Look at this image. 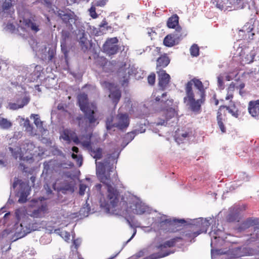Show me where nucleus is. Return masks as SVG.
Instances as JSON below:
<instances>
[{
  "label": "nucleus",
  "instance_id": "obj_1",
  "mask_svg": "<svg viewBox=\"0 0 259 259\" xmlns=\"http://www.w3.org/2000/svg\"><path fill=\"white\" fill-rule=\"evenodd\" d=\"M186 96L184 101L192 112L200 113L201 105L205 101V89L202 81L196 78L189 81L185 85Z\"/></svg>",
  "mask_w": 259,
  "mask_h": 259
},
{
  "label": "nucleus",
  "instance_id": "obj_2",
  "mask_svg": "<svg viewBox=\"0 0 259 259\" xmlns=\"http://www.w3.org/2000/svg\"><path fill=\"white\" fill-rule=\"evenodd\" d=\"M97 175L100 182L107 187V204L114 207L117 205L119 200V192L112 186V185L117 183V174H114V175H115L114 177L111 179L110 175L105 174L104 163L101 162L97 168Z\"/></svg>",
  "mask_w": 259,
  "mask_h": 259
},
{
  "label": "nucleus",
  "instance_id": "obj_3",
  "mask_svg": "<svg viewBox=\"0 0 259 259\" xmlns=\"http://www.w3.org/2000/svg\"><path fill=\"white\" fill-rule=\"evenodd\" d=\"M78 103L80 110L84 113V119L89 126H95L99 122L95 114L97 108L94 103H90L87 95L81 94L78 97Z\"/></svg>",
  "mask_w": 259,
  "mask_h": 259
},
{
  "label": "nucleus",
  "instance_id": "obj_4",
  "mask_svg": "<svg viewBox=\"0 0 259 259\" xmlns=\"http://www.w3.org/2000/svg\"><path fill=\"white\" fill-rule=\"evenodd\" d=\"M183 238L181 237H176L169 240L164 242L163 244H160L155 246L157 249L160 251L158 252L153 253L143 259H158L168 255L170 252L164 250V248L167 247H172L175 246L176 243L179 241L182 240ZM128 259H138L136 256H132Z\"/></svg>",
  "mask_w": 259,
  "mask_h": 259
},
{
  "label": "nucleus",
  "instance_id": "obj_5",
  "mask_svg": "<svg viewBox=\"0 0 259 259\" xmlns=\"http://www.w3.org/2000/svg\"><path fill=\"white\" fill-rule=\"evenodd\" d=\"M38 228L39 224L34 219L25 216L22 219L20 228L17 229L16 233L18 237L22 238L31 232L37 230Z\"/></svg>",
  "mask_w": 259,
  "mask_h": 259
},
{
  "label": "nucleus",
  "instance_id": "obj_6",
  "mask_svg": "<svg viewBox=\"0 0 259 259\" xmlns=\"http://www.w3.org/2000/svg\"><path fill=\"white\" fill-rule=\"evenodd\" d=\"M222 108H226L228 111V112L235 118H238L239 117L241 111L236 107L235 104H233V105L230 106L222 105L220 107L217 112V123L221 132L224 133L226 132V127L223 123V121L225 120V115H223L222 113L221 112Z\"/></svg>",
  "mask_w": 259,
  "mask_h": 259
},
{
  "label": "nucleus",
  "instance_id": "obj_7",
  "mask_svg": "<svg viewBox=\"0 0 259 259\" xmlns=\"http://www.w3.org/2000/svg\"><path fill=\"white\" fill-rule=\"evenodd\" d=\"M186 35V34L182 31V28L179 26L176 28L174 32L167 34L164 38L163 44L167 47H174L178 45Z\"/></svg>",
  "mask_w": 259,
  "mask_h": 259
},
{
  "label": "nucleus",
  "instance_id": "obj_8",
  "mask_svg": "<svg viewBox=\"0 0 259 259\" xmlns=\"http://www.w3.org/2000/svg\"><path fill=\"white\" fill-rule=\"evenodd\" d=\"M22 29L36 33L40 30V22L35 16L23 18L20 20Z\"/></svg>",
  "mask_w": 259,
  "mask_h": 259
},
{
  "label": "nucleus",
  "instance_id": "obj_9",
  "mask_svg": "<svg viewBox=\"0 0 259 259\" xmlns=\"http://www.w3.org/2000/svg\"><path fill=\"white\" fill-rule=\"evenodd\" d=\"M257 219L249 218L247 219L242 223L243 227L248 228L250 227H253V231L250 234L249 238L247 239L248 243H251L259 241V225H258Z\"/></svg>",
  "mask_w": 259,
  "mask_h": 259
},
{
  "label": "nucleus",
  "instance_id": "obj_10",
  "mask_svg": "<svg viewBox=\"0 0 259 259\" xmlns=\"http://www.w3.org/2000/svg\"><path fill=\"white\" fill-rule=\"evenodd\" d=\"M55 14L66 26H72V23H75L76 20V15L74 12L69 9H58Z\"/></svg>",
  "mask_w": 259,
  "mask_h": 259
},
{
  "label": "nucleus",
  "instance_id": "obj_11",
  "mask_svg": "<svg viewBox=\"0 0 259 259\" xmlns=\"http://www.w3.org/2000/svg\"><path fill=\"white\" fill-rule=\"evenodd\" d=\"M118 39L116 37L108 38L103 45V52L109 56L116 54L120 47L117 45Z\"/></svg>",
  "mask_w": 259,
  "mask_h": 259
},
{
  "label": "nucleus",
  "instance_id": "obj_12",
  "mask_svg": "<svg viewBox=\"0 0 259 259\" xmlns=\"http://www.w3.org/2000/svg\"><path fill=\"white\" fill-rule=\"evenodd\" d=\"M197 226L199 227L198 230L195 231L194 226H192L191 227V230L186 232L184 236L188 240L191 241L192 239L195 238L199 234L202 233H206L209 226L208 223L206 221L199 223Z\"/></svg>",
  "mask_w": 259,
  "mask_h": 259
},
{
  "label": "nucleus",
  "instance_id": "obj_13",
  "mask_svg": "<svg viewBox=\"0 0 259 259\" xmlns=\"http://www.w3.org/2000/svg\"><path fill=\"white\" fill-rule=\"evenodd\" d=\"M103 84L110 91L111 93L109 95V97L116 105L118 103L121 96L120 90L113 83L104 81Z\"/></svg>",
  "mask_w": 259,
  "mask_h": 259
},
{
  "label": "nucleus",
  "instance_id": "obj_14",
  "mask_svg": "<svg viewBox=\"0 0 259 259\" xmlns=\"http://www.w3.org/2000/svg\"><path fill=\"white\" fill-rule=\"evenodd\" d=\"M161 112L163 118H159L157 122V125H162L167 122V120L172 118L175 116L176 110L174 108L170 107L165 106L161 110Z\"/></svg>",
  "mask_w": 259,
  "mask_h": 259
},
{
  "label": "nucleus",
  "instance_id": "obj_15",
  "mask_svg": "<svg viewBox=\"0 0 259 259\" xmlns=\"http://www.w3.org/2000/svg\"><path fill=\"white\" fill-rule=\"evenodd\" d=\"M158 75V86L159 90L164 91L170 82V76L165 70H160L156 71Z\"/></svg>",
  "mask_w": 259,
  "mask_h": 259
},
{
  "label": "nucleus",
  "instance_id": "obj_16",
  "mask_svg": "<svg viewBox=\"0 0 259 259\" xmlns=\"http://www.w3.org/2000/svg\"><path fill=\"white\" fill-rule=\"evenodd\" d=\"M115 127L122 130L126 128L130 124L129 117L126 113H119L116 117Z\"/></svg>",
  "mask_w": 259,
  "mask_h": 259
},
{
  "label": "nucleus",
  "instance_id": "obj_17",
  "mask_svg": "<svg viewBox=\"0 0 259 259\" xmlns=\"http://www.w3.org/2000/svg\"><path fill=\"white\" fill-rule=\"evenodd\" d=\"M78 42L81 49L85 52L92 47L91 40H89L87 33L83 31L81 32L79 37Z\"/></svg>",
  "mask_w": 259,
  "mask_h": 259
},
{
  "label": "nucleus",
  "instance_id": "obj_18",
  "mask_svg": "<svg viewBox=\"0 0 259 259\" xmlns=\"http://www.w3.org/2000/svg\"><path fill=\"white\" fill-rule=\"evenodd\" d=\"M62 137L64 140L69 142L72 140L75 144L77 145L80 143L79 139L75 132L70 129L66 128L64 130L62 135Z\"/></svg>",
  "mask_w": 259,
  "mask_h": 259
},
{
  "label": "nucleus",
  "instance_id": "obj_19",
  "mask_svg": "<svg viewBox=\"0 0 259 259\" xmlns=\"http://www.w3.org/2000/svg\"><path fill=\"white\" fill-rule=\"evenodd\" d=\"M126 64H123L120 67L117 71L118 76L120 77V82L122 86H126L130 79L129 72H126L127 69L125 68Z\"/></svg>",
  "mask_w": 259,
  "mask_h": 259
},
{
  "label": "nucleus",
  "instance_id": "obj_20",
  "mask_svg": "<svg viewBox=\"0 0 259 259\" xmlns=\"http://www.w3.org/2000/svg\"><path fill=\"white\" fill-rule=\"evenodd\" d=\"M170 59L167 54L162 55L156 60V71L163 70L170 63Z\"/></svg>",
  "mask_w": 259,
  "mask_h": 259
},
{
  "label": "nucleus",
  "instance_id": "obj_21",
  "mask_svg": "<svg viewBox=\"0 0 259 259\" xmlns=\"http://www.w3.org/2000/svg\"><path fill=\"white\" fill-rule=\"evenodd\" d=\"M248 110L252 116H258L259 115V100L250 101L248 103Z\"/></svg>",
  "mask_w": 259,
  "mask_h": 259
},
{
  "label": "nucleus",
  "instance_id": "obj_22",
  "mask_svg": "<svg viewBox=\"0 0 259 259\" xmlns=\"http://www.w3.org/2000/svg\"><path fill=\"white\" fill-rule=\"evenodd\" d=\"M47 204L46 203L42 204L41 206L32 211L30 217L33 218H41L47 212Z\"/></svg>",
  "mask_w": 259,
  "mask_h": 259
},
{
  "label": "nucleus",
  "instance_id": "obj_23",
  "mask_svg": "<svg viewBox=\"0 0 259 259\" xmlns=\"http://www.w3.org/2000/svg\"><path fill=\"white\" fill-rule=\"evenodd\" d=\"M30 188L28 185H24L21 186V190L18 202L19 203H25L27 200V197L30 194Z\"/></svg>",
  "mask_w": 259,
  "mask_h": 259
},
{
  "label": "nucleus",
  "instance_id": "obj_24",
  "mask_svg": "<svg viewBox=\"0 0 259 259\" xmlns=\"http://www.w3.org/2000/svg\"><path fill=\"white\" fill-rule=\"evenodd\" d=\"M157 92L158 91L153 94V96L155 97V100L156 102H163L164 104H169L170 105H172L174 102V100L172 99H166V97H167V93H163L162 94L161 96H160L159 95L156 96Z\"/></svg>",
  "mask_w": 259,
  "mask_h": 259
},
{
  "label": "nucleus",
  "instance_id": "obj_25",
  "mask_svg": "<svg viewBox=\"0 0 259 259\" xmlns=\"http://www.w3.org/2000/svg\"><path fill=\"white\" fill-rule=\"evenodd\" d=\"M8 149L15 159H17L18 158H19L20 160L23 159V154L22 153L21 148L20 147L16 146L14 148L10 147Z\"/></svg>",
  "mask_w": 259,
  "mask_h": 259
},
{
  "label": "nucleus",
  "instance_id": "obj_26",
  "mask_svg": "<svg viewBox=\"0 0 259 259\" xmlns=\"http://www.w3.org/2000/svg\"><path fill=\"white\" fill-rule=\"evenodd\" d=\"M179 18L177 14L172 15L167 21V26L169 28H175L176 26L179 27Z\"/></svg>",
  "mask_w": 259,
  "mask_h": 259
},
{
  "label": "nucleus",
  "instance_id": "obj_27",
  "mask_svg": "<svg viewBox=\"0 0 259 259\" xmlns=\"http://www.w3.org/2000/svg\"><path fill=\"white\" fill-rule=\"evenodd\" d=\"M235 84L232 82L227 89V95L225 97L226 100H229L230 102H232V99L234 97V93L235 90Z\"/></svg>",
  "mask_w": 259,
  "mask_h": 259
},
{
  "label": "nucleus",
  "instance_id": "obj_28",
  "mask_svg": "<svg viewBox=\"0 0 259 259\" xmlns=\"http://www.w3.org/2000/svg\"><path fill=\"white\" fill-rule=\"evenodd\" d=\"M89 152L91 155L96 160L100 159L102 157L103 150L100 147H93Z\"/></svg>",
  "mask_w": 259,
  "mask_h": 259
},
{
  "label": "nucleus",
  "instance_id": "obj_29",
  "mask_svg": "<svg viewBox=\"0 0 259 259\" xmlns=\"http://www.w3.org/2000/svg\"><path fill=\"white\" fill-rule=\"evenodd\" d=\"M239 213L238 210L230 211L227 217V220L229 222H239Z\"/></svg>",
  "mask_w": 259,
  "mask_h": 259
},
{
  "label": "nucleus",
  "instance_id": "obj_30",
  "mask_svg": "<svg viewBox=\"0 0 259 259\" xmlns=\"http://www.w3.org/2000/svg\"><path fill=\"white\" fill-rule=\"evenodd\" d=\"M133 206L135 208H133V211L134 213L137 214H141L144 213L146 211L145 208L142 205L141 203L138 202L132 203ZM131 207H132L131 205Z\"/></svg>",
  "mask_w": 259,
  "mask_h": 259
},
{
  "label": "nucleus",
  "instance_id": "obj_31",
  "mask_svg": "<svg viewBox=\"0 0 259 259\" xmlns=\"http://www.w3.org/2000/svg\"><path fill=\"white\" fill-rule=\"evenodd\" d=\"M70 33L68 31H62L61 47L62 49L66 47V41L70 38Z\"/></svg>",
  "mask_w": 259,
  "mask_h": 259
},
{
  "label": "nucleus",
  "instance_id": "obj_32",
  "mask_svg": "<svg viewBox=\"0 0 259 259\" xmlns=\"http://www.w3.org/2000/svg\"><path fill=\"white\" fill-rule=\"evenodd\" d=\"M12 125V122L4 117H0V128L3 130H8Z\"/></svg>",
  "mask_w": 259,
  "mask_h": 259
},
{
  "label": "nucleus",
  "instance_id": "obj_33",
  "mask_svg": "<svg viewBox=\"0 0 259 259\" xmlns=\"http://www.w3.org/2000/svg\"><path fill=\"white\" fill-rule=\"evenodd\" d=\"M99 65L102 68V69L105 72H109V71L107 69L106 66H112L111 63L109 62L105 58H101L98 60Z\"/></svg>",
  "mask_w": 259,
  "mask_h": 259
},
{
  "label": "nucleus",
  "instance_id": "obj_34",
  "mask_svg": "<svg viewBox=\"0 0 259 259\" xmlns=\"http://www.w3.org/2000/svg\"><path fill=\"white\" fill-rule=\"evenodd\" d=\"M31 116L33 117L34 119V123L35 125L38 128L41 132H42L45 131V129L43 127V122L40 120V118L38 117V115L37 114H32Z\"/></svg>",
  "mask_w": 259,
  "mask_h": 259
},
{
  "label": "nucleus",
  "instance_id": "obj_35",
  "mask_svg": "<svg viewBox=\"0 0 259 259\" xmlns=\"http://www.w3.org/2000/svg\"><path fill=\"white\" fill-rule=\"evenodd\" d=\"M191 55L193 57H197L199 55V48L197 45L193 44L190 49Z\"/></svg>",
  "mask_w": 259,
  "mask_h": 259
},
{
  "label": "nucleus",
  "instance_id": "obj_36",
  "mask_svg": "<svg viewBox=\"0 0 259 259\" xmlns=\"http://www.w3.org/2000/svg\"><path fill=\"white\" fill-rule=\"evenodd\" d=\"M28 101L26 100H23L22 103L21 104L16 103H12L10 104V108L13 110H17L19 108H23L25 105L28 103Z\"/></svg>",
  "mask_w": 259,
  "mask_h": 259
},
{
  "label": "nucleus",
  "instance_id": "obj_37",
  "mask_svg": "<svg viewBox=\"0 0 259 259\" xmlns=\"http://www.w3.org/2000/svg\"><path fill=\"white\" fill-rule=\"evenodd\" d=\"M114 155V153L107 154L104 162L106 164H110L111 162H114L115 161L116 162L117 161L116 160L117 157H116Z\"/></svg>",
  "mask_w": 259,
  "mask_h": 259
},
{
  "label": "nucleus",
  "instance_id": "obj_38",
  "mask_svg": "<svg viewBox=\"0 0 259 259\" xmlns=\"http://www.w3.org/2000/svg\"><path fill=\"white\" fill-rule=\"evenodd\" d=\"M12 6L11 0H6L2 5V9L4 11H7Z\"/></svg>",
  "mask_w": 259,
  "mask_h": 259
},
{
  "label": "nucleus",
  "instance_id": "obj_39",
  "mask_svg": "<svg viewBox=\"0 0 259 259\" xmlns=\"http://www.w3.org/2000/svg\"><path fill=\"white\" fill-rule=\"evenodd\" d=\"M72 158L76 160L77 164L80 166L82 163V157L80 155H77L74 153H72L71 155Z\"/></svg>",
  "mask_w": 259,
  "mask_h": 259
},
{
  "label": "nucleus",
  "instance_id": "obj_40",
  "mask_svg": "<svg viewBox=\"0 0 259 259\" xmlns=\"http://www.w3.org/2000/svg\"><path fill=\"white\" fill-rule=\"evenodd\" d=\"M218 86L220 90H224L225 88L224 78L221 75H219L217 77Z\"/></svg>",
  "mask_w": 259,
  "mask_h": 259
},
{
  "label": "nucleus",
  "instance_id": "obj_41",
  "mask_svg": "<svg viewBox=\"0 0 259 259\" xmlns=\"http://www.w3.org/2000/svg\"><path fill=\"white\" fill-rule=\"evenodd\" d=\"M115 122L113 123V117L107 118L106 120V127L107 130H111L112 127H115Z\"/></svg>",
  "mask_w": 259,
  "mask_h": 259
},
{
  "label": "nucleus",
  "instance_id": "obj_42",
  "mask_svg": "<svg viewBox=\"0 0 259 259\" xmlns=\"http://www.w3.org/2000/svg\"><path fill=\"white\" fill-rule=\"evenodd\" d=\"M24 126L25 127L26 131L30 132L31 134L33 133V127L30 123L29 120H26L24 122Z\"/></svg>",
  "mask_w": 259,
  "mask_h": 259
},
{
  "label": "nucleus",
  "instance_id": "obj_43",
  "mask_svg": "<svg viewBox=\"0 0 259 259\" xmlns=\"http://www.w3.org/2000/svg\"><path fill=\"white\" fill-rule=\"evenodd\" d=\"M155 74L154 73H151L148 76V83L151 85H153L154 84L155 82Z\"/></svg>",
  "mask_w": 259,
  "mask_h": 259
},
{
  "label": "nucleus",
  "instance_id": "obj_44",
  "mask_svg": "<svg viewBox=\"0 0 259 259\" xmlns=\"http://www.w3.org/2000/svg\"><path fill=\"white\" fill-rule=\"evenodd\" d=\"M139 133L138 131H134L131 132L127 133L126 135V138L130 141H132L136 135Z\"/></svg>",
  "mask_w": 259,
  "mask_h": 259
},
{
  "label": "nucleus",
  "instance_id": "obj_45",
  "mask_svg": "<svg viewBox=\"0 0 259 259\" xmlns=\"http://www.w3.org/2000/svg\"><path fill=\"white\" fill-rule=\"evenodd\" d=\"M96 8L95 6H93L89 9L90 15L93 19H96L98 17V15L96 11Z\"/></svg>",
  "mask_w": 259,
  "mask_h": 259
},
{
  "label": "nucleus",
  "instance_id": "obj_46",
  "mask_svg": "<svg viewBox=\"0 0 259 259\" xmlns=\"http://www.w3.org/2000/svg\"><path fill=\"white\" fill-rule=\"evenodd\" d=\"M226 3L227 2L223 1V0H218L216 7L220 10H223L226 6Z\"/></svg>",
  "mask_w": 259,
  "mask_h": 259
},
{
  "label": "nucleus",
  "instance_id": "obj_47",
  "mask_svg": "<svg viewBox=\"0 0 259 259\" xmlns=\"http://www.w3.org/2000/svg\"><path fill=\"white\" fill-rule=\"evenodd\" d=\"M48 60L50 61H52L53 59L54 58L55 55H56V52L53 49L50 48L48 50Z\"/></svg>",
  "mask_w": 259,
  "mask_h": 259
},
{
  "label": "nucleus",
  "instance_id": "obj_48",
  "mask_svg": "<svg viewBox=\"0 0 259 259\" xmlns=\"http://www.w3.org/2000/svg\"><path fill=\"white\" fill-rule=\"evenodd\" d=\"M81 145L83 147L87 148L89 151L91 150V149L93 148L91 145V142L90 141H85L81 142Z\"/></svg>",
  "mask_w": 259,
  "mask_h": 259
},
{
  "label": "nucleus",
  "instance_id": "obj_49",
  "mask_svg": "<svg viewBox=\"0 0 259 259\" xmlns=\"http://www.w3.org/2000/svg\"><path fill=\"white\" fill-rule=\"evenodd\" d=\"M170 221L168 220H165L164 221H161L160 222H159L157 224V227L160 229H162V227H163L165 225H166L167 224L170 223Z\"/></svg>",
  "mask_w": 259,
  "mask_h": 259
},
{
  "label": "nucleus",
  "instance_id": "obj_50",
  "mask_svg": "<svg viewBox=\"0 0 259 259\" xmlns=\"http://www.w3.org/2000/svg\"><path fill=\"white\" fill-rule=\"evenodd\" d=\"M87 187L85 184H80L79 193L80 195H83L84 194V192L87 189Z\"/></svg>",
  "mask_w": 259,
  "mask_h": 259
},
{
  "label": "nucleus",
  "instance_id": "obj_51",
  "mask_svg": "<svg viewBox=\"0 0 259 259\" xmlns=\"http://www.w3.org/2000/svg\"><path fill=\"white\" fill-rule=\"evenodd\" d=\"M188 133H187V132H185L184 133H183L182 134H181V137H177L176 139V140L179 142V140H182V139H184L186 138H187L188 137Z\"/></svg>",
  "mask_w": 259,
  "mask_h": 259
},
{
  "label": "nucleus",
  "instance_id": "obj_52",
  "mask_svg": "<svg viewBox=\"0 0 259 259\" xmlns=\"http://www.w3.org/2000/svg\"><path fill=\"white\" fill-rule=\"evenodd\" d=\"M107 25H108L107 22L105 20V19H104L102 21V22L100 24V27L101 28V27H106L107 30L108 29V28L111 29V26L108 27Z\"/></svg>",
  "mask_w": 259,
  "mask_h": 259
},
{
  "label": "nucleus",
  "instance_id": "obj_53",
  "mask_svg": "<svg viewBox=\"0 0 259 259\" xmlns=\"http://www.w3.org/2000/svg\"><path fill=\"white\" fill-rule=\"evenodd\" d=\"M108 0H99L97 2L96 5L97 6L103 7L106 5Z\"/></svg>",
  "mask_w": 259,
  "mask_h": 259
},
{
  "label": "nucleus",
  "instance_id": "obj_54",
  "mask_svg": "<svg viewBox=\"0 0 259 259\" xmlns=\"http://www.w3.org/2000/svg\"><path fill=\"white\" fill-rule=\"evenodd\" d=\"M234 1L235 0H223V1L227 2L226 6L227 7H231V5L234 3Z\"/></svg>",
  "mask_w": 259,
  "mask_h": 259
},
{
  "label": "nucleus",
  "instance_id": "obj_55",
  "mask_svg": "<svg viewBox=\"0 0 259 259\" xmlns=\"http://www.w3.org/2000/svg\"><path fill=\"white\" fill-rule=\"evenodd\" d=\"M64 233H65V236H64L65 240L66 241H67V240H69L70 239V237L69 233H68L67 232H65Z\"/></svg>",
  "mask_w": 259,
  "mask_h": 259
},
{
  "label": "nucleus",
  "instance_id": "obj_56",
  "mask_svg": "<svg viewBox=\"0 0 259 259\" xmlns=\"http://www.w3.org/2000/svg\"><path fill=\"white\" fill-rule=\"evenodd\" d=\"M7 27L8 29H14L15 28V26L13 24H11V23L8 24L7 25Z\"/></svg>",
  "mask_w": 259,
  "mask_h": 259
},
{
  "label": "nucleus",
  "instance_id": "obj_57",
  "mask_svg": "<svg viewBox=\"0 0 259 259\" xmlns=\"http://www.w3.org/2000/svg\"><path fill=\"white\" fill-rule=\"evenodd\" d=\"M73 244L75 246V248L77 249L78 248V246L79 245V243H78V240H74Z\"/></svg>",
  "mask_w": 259,
  "mask_h": 259
},
{
  "label": "nucleus",
  "instance_id": "obj_58",
  "mask_svg": "<svg viewBox=\"0 0 259 259\" xmlns=\"http://www.w3.org/2000/svg\"><path fill=\"white\" fill-rule=\"evenodd\" d=\"M72 150L74 152H75L76 153H77L78 152H79V149L78 148L76 147V146H73L72 148Z\"/></svg>",
  "mask_w": 259,
  "mask_h": 259
},
{
  "label": "nucleus",
  "instance_id": "obj_59",
  "mask_svg": "<svg viewBox=\"0 0 259 259\" xmlns=\"http://www.w3.org/2000/svg\"><path fill=\"white\" fill-rule=\"evenodd\" d=\"M244 87H245V84L244 83H242L239 84L238 88H239V90H242L244 89Z\"/></svg>",
  "mask_w": 259,
  "mask_h": 259
},
{
  "label": "nucleus",
  "instance_id": "obj_60",
  "mask_svg": "<svg viewBox=\"0 0 259 259\" xmlns=\"http://www.w3.org/2000/svg\"><path fill=\"white\" fill-rule=\"evenodd\" d=\"M35 69L38 71L42 70V67L40 65H36L35 67Z\"/></svg>",
  "mask_w": 259,
  "mask_h": 259
},
{
  "label": "nucleus",
  "instance_id": "obj_61",
  "mask_svg": "<svg viewBox=\"0 0 259 259\" xmlns=\"http://www.w3.org/2000/svg\"><path fill=\"white\" fill-rule=\"evenodd\" d=\"M67 3L69 5L75 3V0H67Z\"/></svg>",
  "mask_w": 259,
  "mask_h": 259
},
{
  "label": "nucleus",
  "instance_id": "obj_62",
  "mask_svg": "<svg viewBox=\"0 0 259 259\" xmlns=\"http://www.w3.org/2000/svg\"><path fill=\"white\" fill-rule=\"evenodd\" d=\"M82 117H77L76 119L79 121L78 124L80 125V120L82 119Z\"/></svg>",
  "mask_w": 259,
  "mask_h": 259
},
{
  "label": "nucleus",
  "instance_id": "obj_63",
  "mask_svg": "<svg viewBox=\"0 0 259 259\" xmlns=\"http://www.w3.org/2000/svg\"><path fill=\"white\" fill-rule=\"evenodd\" d=\"M239 94L243 96V95L244 94V92H243L242 90H239Z\"/></svg>",
  "mask_w": 259,
  "mask_h": 259
},
{
  "label": "nucleus",
  "instance_id": "obj_64",
  "mask_svg": "<svg viewBox=\"0 0 259 259\" xmlns=\"http://www.w3.org/2000/svg\"><path fill=\"white\" fill-rule=\"evenodd\" d=\"M96 187L97 189H101L102 186L101 184H97L96 185Z\"/></svg>",
  "mask_w": 259,
  "mask_h": 259
}]
</instances>
